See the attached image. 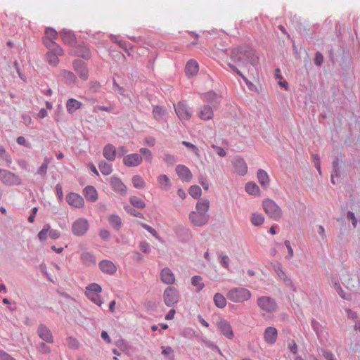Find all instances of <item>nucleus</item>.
<instances>
[{"mask_svg": "<svg viewBox=\"0 0 360 360\" xmlns=\"http://www.w3.org/2000/svg\"><path fill=\"white\" fill-rule=\"evenodd\" d=\"M176 172L179 177L185 181H190L192 179L193 175L190 169L183 165H179L176 167Z\"/></svg>", "mask_w": 360, "mask_h": 360, "instance_id": "obj_17", "label": "nucleus"}, {"mask_svg": "<svg viewBox=\"0 0 360 360\" xmlns=\"http://www.w3.org/2000/svg\"><path fill=\"white\" fill-rule=\"evenodd\" d=\"M140 153L143 155L145 161L148 163H151L153 161V155L150 150L146 148H141Z\"/></svg>", "mask_w": 360, "mask_h": 360, "instance_id": "obj_44", "label": "nucleus"}, {"mask_svg": "<svg viewBox=\"0 0 360 360\" xmlns=\"http://www.w3.org/2000/svg\"><path fill=\"white\" fill-rule=\"evenodd\" d=\"M217 326L221 333L228 339L233 338V331L231 324L225 319H220L217 322Z\"/></svg>", "mask_w": 360, "mask_h": 360, "instance_id": "obj_12", "label": "nucleus"}, {"mask_svg": "<svg viewBox=\"0 0 360 360\" xmlns=\"http://www.w3.org/2000/svg\"><path fill=\"white\" fill-rule=\"evenodd\" d=\"M101 291L102 288L100 285L92 283L86 287L84 293L89 300L101 307L103 303L100 295Z\"/></svg>", "mask_w": 360, "mask_h": 360, "instance_id": "obj_4", "label": "nucleus"}, {"mask_svg": "<svg viewBox=\"0 0 360 360\" xmlns=\"http://www.w3.org/2000/svg\"><path fill=\"white\" fill-rule=\"evenodd\" d=\"M38 335L41 339L48 343L53 342V335L50 330L44 325H40L37 330Z\"/></svg>", "mask_w": 360, "mask_h": 360, "instance_id": "obj_22", "label": "nucleus"}, {"mask_svg": "<svg viewBox=\"0 0 360 360\" xmlns=\"http://www.w3.org/2000/svg\"><path fill=\"white\" fill-rule=\"evenodd\" d=\"M173 353L174 350L171 347H162V354L165 356H171L169 360H174Z\"/></svg>", "mask_w": 360, "mask_h": 360, "instance_id": "obj_51", "label": "nucleus"}, {"mask_svg": "<svg viewBox=\"0 0 360 360\" xmlns=\"http://www.w3.org/2000/svg\"><path fill=\"white\" fill-rule=\"evenodd\" d=\"M56 193H57L58 198L60 200H62L63 198V188H62L61 185H60V184L56 185Z\"/></svg>", "mask_w": 360, "mask_h": 360, "instance_id": "obj_64", "label": "nucleus"}, {"mask_svg": "<svg viewBox=\"0 0 360 360\" xmlns=\"http://www.w3.org/2000/svg\"><path fill=\"white\" fill-rule=\"evenodd\" d=\"M109 222L115 229H119L122 224V220L120 217L117 215H111L109 217Z\"/></svg>", "mask_w": 360, "mask_h": 360, "instance_id": "obj_47", "label": "nucleus"}, {"mask_svg": "<svg viewBox=\"0 0 360 360\" xmlns=\"http://www.w3.org/2000/svg\"><path fill=\"white\" fill-rule=\"evenodd\" d=\"M103 155L109 161H113L116 157V148L112 144H107L103 150Z\"/></svg>", "mask_w": 360, "mask_h": 360, "instance_id": "obj_27", "label": "nucleus"}, {"mask_svg": "<svg viewBox=\"0 0 360 360\" xmlns=\"http://www.w3.org/2000/svg\"><path fill=\"white\" fill-rule=\"evenodd\" d=\"M140 250L144 253H148L150 251V245L146 242L142 241L139 244Z\"/></svg>", "mask_w": 360, "mask_h": 360, "instance_id": "obj_56", "label": "nucleus"}, {"mask_svg": "<svg viewBox=\"0 0 360 360\" xmlns=\"http://www.w3.org/2000/svg\"><path fill=\"white\" fill-rule=\"evenodd\" d=\"M67 345L69 347L77 348L79 346V342L76 339L70 337L67 339Z\"/></svg>", "mask_w": 360, "mask_h": 360, "instance_id": "obj_55", "label": "nucleus"}, {"mask_svg": "<svg viewBox=\"0 0 360 360\" xmlns=\"http://www.w3.org/2000/svg\"><path fill=\"white\" fill-rule=\"evenodd\" d=\"M98 167L103 175H109L112 172V165L105 161H101L98 164Z\"/></svg>", "mask_w": 360, "mask_h": 360, "instance_id": "obj_37", "label": "nucleus"}, {"mask_svg": "<svg viewBox=\"0 0 360 360\" xmlns=\"http://www.w3.org/2000/svg\"><path fill=\"white\" fill-rule=\"evenodd\" d=\"M81 259L82 262L86 265H90L94 264L95 260L93 255L89 252H84L81 255Z\"/></svg>", "mask_w": 360, "mask_h": 360, "instance_id": "obj_43", "label": "nucleus"}, {"mask_svg": "<svg viewBox=\"0 0 360 360\" xmlns=\"http://www.w3.org/2000/svg\"><path fill=\"white\" fill-rule=\"evenodd\" d=\"M50 230V225L45 224L43 229L39 232L38 238L41 241H44L47 239V234Z\"/></svg>", "mask_w": 360, "mask_h": 360, "instance_id": "obj_45", "label": "nucleus"}, {"mask_svg": "<svg viewBox=\"0 0 360 360\" xmlns=\"http://www.w3.org/2000/svg\"><path fill=\"white\" fill-rule=\"evenodd\" d=\"M110 184L112 188V189L121 195H124L126 193L127 187L122 182V181L117 177H111L109 179Z\"/></svg>", "mask_w": 360, "mask_h": 360, "instance_id": "obj_19", "label": "nucleus"}, {"mask_svg": "<svg viewBox=\"0 0 360 360\" xmlns=\"http://www.w3.org/2000/svg\"><path fill=\"white\" fill-rule=\"evenodd\" d=\"M38 349L41 353L48 354L50 352V347L46 345L44 343H41L39 345Z\"/></svg>", "mask_w": 360, "mask_h": 360, "instance_id": "obj_58", "label": "nucleus"}, {"mask_svg": "<svg viewBox=\"0 0 360 360\" xmlns=\"http://www.w3.org/2000/svg\"><path fill=\"white\" fill-rule=\"evenodd\" d=\"M132 183L135 188L141 189L146 186L144 179L139 175H135L133 176Z\"/></svg>", "mask_w": 360, "mask_h": 360, "instance_id": "obj_40", "label": "nucleus"}, {"mask_svg": "<svg viewBox=\"0 0 360 360\" xmlns=\"http://www.w3.org/2000/svg\"><path fill=\"white\" fill-rule=\"evenodd\" d=\"M73 68L75 71L78 74L79 77L83 79L86 80L89 77V71L86 68L85 63L80 60H75L73 62Z\"/></svg>", "mask_w": 360, "mask_h": 360, "instance_id": "obj_14", "label": "nucleus"}, {"mask_svg": "<svg viewBox=\"0 0 360 360\" xmlns=\"http://www.w3.org/2000/svg\"><path fill=\"white\" fill-rule=\"evenodd\" d=\"M100 110L106 111V112H110L112 110V108L110 107L99 106V105L95 106L94 108V112H98Z\"/></svg>", "mask_w": 360, "mask_h": 360, "instance_id": "obj_63", "label": "nucleus"}, {"mask_svg": "<svg viewBox=\"0 0 360 360\" xmlns=\"http://www.w3.org/2000/svg\"><path fill=\"white\" fill-rule=\"evenodd\" d=\"M60 35L65 44L72 45L76 42V37L72 31L63 30L60 32Z\"/></svg>", "mask_w": 360, "mask_h": 360, "instance_id": "obj_25", "label": "nucleus"}, {"mask_svg": "<svg viewBox=\"0 0 360 360\" xmlns=\"http://www.w3.org/2000/svg\"><path fill=\"white\" fill-rule=\"evenodd\" d=\"M174 110L181 121H188L191 118L192 112L186 103L179 102L176 105H174Z\"/></svg>", "mask_w": 360, "mask_h": 360, "instance_id": "obj_8", "label": "nucleus"}, {"mask_svg": "<svg viewBox=\"0 0 360 360\" xmlns=\"http://www.w3.org/2000/svg\"><path fill=\"white\" fill-rule=\"evenodd\" d=\"M72 54V53H70ZM75 56L82 57L84 59H89L91 57V53L89 49L85 46H78L74 53H72Z\"/></svg>", "mask_w": 360, "mask_h": 360, "instance_id": "obj_29", "label": "nucleus"}, {"mask_svg": "<svg viewBox=\"0 0 360 360\" xmlns=\"http://www.w3.org/2000/svg\"><path fill=\"white\" fill-rule=\"evenodd\" d=\"M142 227L147 230L148 232H150L154 237H155L157 239L160 240L158 233L157 231L152 228L151 226L146 224H141Z\"/></svg>", "mask_w": 360, "mask_h": 360, "instance_id": "obj_54", "label": "nucleus"}, {"mask_svg": "<svg viewBox=\"0 0 360 360\" xmlns=\"http://www.w3.org/2000/svg\"><path fill=\"white\" fill-rule=\"evenodd\" d=\"M231 58L240 67H247L248 65H255L259 60L255 51L246 46L233 49Z\"/></svg>", "mask_w": 360, "mask_h": 360, "instance_id": "obj_1", "label": "nucleus"}, {"mask_svg": "<svg viewBox=\"0 0 360 360\" xmlns=\"http://www.w3.org/2000/svg\"><path fill=\"white\" fill-rule=\"evenodd\" d=\"M274 271L276 272L278 276L283 281H290L286 276L285 273L283 270L281 265L278 264L274 266Z\"/></svg>", "mask_w": 360, "mask_h": 360, "instance_id": "obj_46", "label": "nucleus"}, {"mask_svg": "<svg viewBox=\"0 0 360 360\" xmlns=\"http://www.w3.org/2000/svg\"><path fill=\"white\" fill-rule=\"evenodd\" d=\"M88 229L89 222L84 218L78 219L72 225V231L75 236H82Z\"/></svg>", "mask_w": 360, "mask_h": 360, "instance_id": "obj_9", "label": "nucleus"}, {"mask_svg": "<svg viewBox=\"0 0 360 360\" xmlns=\"http://www.w3.org/2000/svg\"><path fill=\"white\" fill-rule=\"evenodd\" d=\"M233 165L236 172L242 176L248 172V166L245 160L240 157H236L233 160Z\"/></svg>", "mask_w": 360, "mask_h": 360, "instance_id": "obj_16", "label": "nucleus"}, {"mask_svg": "<svg viewBox=\"0 0 360 360\" xmlns=\"http://www.w3.org/2000/svg\"><path fill=\"white\" fill-rule=\"evenodd\" d=\"M210 207V202L207 199H201L196 203L195 210L189 214L191 222L196 226L205 225L209 221L207 214Z\"/></svg>", "mask_w": 360, "mask_h": 360, "instance_id": "obj_2", "label": "nucleus"}, {"mask_svg": "<svg viewBox=\"0 0 360 360\" xmlns=\"http://www.w3.org/2000/svg\"><path fill=\"white\" fill-rule=\"evenodd\" d=\"M257 304L260 309L266 312H272L276 309L275 301L267 296H262L257 300Z\"/></svg>", "mask_w": 360, "mask_h": 360, "instance_id": "obj_10", "label": "nucleus"}, {"mask_svg": "<svg viewBox=\"0 0 360 360\" xmlns=\"http://www.w3.org/2000/svg\"><path fill=\"white\" fill-rule=\"evenodd\" d=\"M219 259L221 265L225 268L229 269V258L227 255H219Z\"/></svg>", "mask_w": 360, "mask_h": 360, "instance_id": "obj_48", "label": "nucleus"}, {"mask_svg": "<svg viewBox=\"0 0 360 360\" xmlns=\"http://www.w3.org/2000/svg\"><path fill=\"white\" fill-rule=\"evenodd\" d=\"M83 193L85 198L91 202L96 201L98 197L96 189L92 186L85 187L83 191Z\"/></svg>", "mask_w": 360, "mask_h": 360, "instance_id": "obj_28", "label": "nucleus"}, {"mask_svg": "<svg viewBox=\"0 0 360 360\" xmlns=\"http://www.w3.org/2000/svg\"><path fill=\"white\" fill-rule=\"evenodd\" d=\"M159 187L164 191H167L171 187V181L165 174H160L157 177Z\"/></svg>", "mask_w": 360, "mask_h": 360, "instance_id": "obj_30", "label": "nucleus"}, {"mask_svg": "<svg viewBox=\"0 0 360 360\" xmlns=\"http://www.w3.org/2000/svg\"><path fill=\"white\" fill-rule=\"evenodd\" d=\"M252 294L250 291L245 288H234L227 293L229 300L235 303L243 302L250 299Z\"/></svg>", "mask_w": 360, "mask_h": 360, "instance_id": "obj_3", "label": "nucleus"}, {"mask_svg": "<svg viewBox=\"0 0 360 360\" xmlns=\"http://www.w3.org/2000/svg\"><path fill=\"white\" fill-rule=\"evenodd\" d=\"M182 144L184 145L186 147L191 149L196 156H198V157L200 156L199 150L195 145H193V143H191L190 142L186 141H184L182 142Z\"/></svg>", "mask_w": 360, "mask_h": 360, "instance_id": "obj_53", "label": "nucleus"}, {"mask_svg": "<svg viewBox=\"0 0 360 360\" xmlns=\"http://www.w3.org/2000/svg\"><path fill=\"white\" fill-rule=\"evenodd\" d=\"M202 278L200 276H195L191 279V283L193 286L196 287L197 292L201 291L205 287V285L202 282Z\"/></svg>", "mask_w": 360, "mask_h": 360, "instance_id": "obj_38", "label": "nucleus"}, {"mask_svg": "<svg viewBox=\"0 0 360 360\" xmlns=\"http://www.w3.org/2000/svg\"><path fill=\"white\" fill-rule=\"evenodd\" d=\"M160 279L165 284H173L175 282V276L170 269L165 267L160 272Z\"/></svg>", "mask_w": 360, "mask_h": 360, "instance_id": "obj_23", "label": "nucleus"}, {"mask_svg": "<svg viewBox=\"0 0 360 360\" xmlns=\"http://www.w3.org/2000/svg\"><path fill=\"white\" fill-rule=\"evenodd\" d=\"M262 207L265 213L271 219L278 221L282 216L280 207L271 199H265L262 202Z\"/></svg>", "mask_w": 360, "mask_h": 360, "instance_id": "obj_6", "label": "nucleus"}, {"mask_svg": "<svg viewBox=\"0 0 360 360\" xmlns=\"http://www.w3.org/2000/svg\"><path fill=\"white\" fill-rule=\"evenodd\" d=\"M198 115L202 120H210L212 119L214 116V112L211 107L208 105H203L199 109Z\"/></svg>", "mask_w": 360, "mask_h": 360, "instance_id": "obj_24", "label": "nucleus"}, {"mask_svg": "<svg viewBox=\"0 0 360 360\" xmlns=\"http://www.w3.org/2000/svg\"><path fill=\"white\" fill-rule=\"evenodd\" d=\"M166 115V110L161 106L156 105L153 109V116L157 121H160Z\"/></svg>", "mask_w": 360, "mask_h": 360, "instance_id": "obj_33", "label": "nucleus"}, {"mask_svg": "<svg viewBox=\"0 0 360 360\" xmlns=\"http://www.w3.org/2000/svg\"><path fill=\"white\" fill-rule=\"evenodd\" d=\"M264 221V217L262 214L253 213L251 216V222L255 226H260Z\"/></svg>", "mask_w": 360, "mask_h": 360, "instance_id": "obj_39", "label": "nucleus"}, {"mask_svg": "<svg viewBox=\"0 0 360 360\" xmlns=\"http://www.w3.org/2000/svg\"><path fill=\"white\" fill-rule=\"evenodd\" d=\"M49 232L50 238L53 240L58 239L60 236V233L58 230L52 229V230H49Z\"/></svg>", "mask_w": 360, "mask_h": 360, "instance_id": "obj_61", "label": "nucleus"}, {"mask_svg": "<svg viewBox=\"0 0 360 360\" xmlns=\"http://www.w3.org/2000/svg\"><path fill=\"white\" fill-rule=\"evenodd\" d=\"M43 43L46 47L48 44H56L54 41L58 38V32L51 27H47L45 30Z\"/></svg>", "mask_w": 360, "mask_h": 360, "instance_id": "obj_20", "label": "nucleus"}, {"mask_svg": "<svg viewBox=\"0 0 360 360\" xmlns=\"http://www.w3.org/2000/svg\"><path fill=\"white\" fill-rule=\"evenodd\" d=\"M245 191L250 195H259L260 189L255 182H248L245 185Z\"/></svg>", "mask_w": 360, "mask_h": 360, "instance_id": "obj_34", "label": "nucleus"}, {"mask_svg": "<svg viewBox=\"0 0 360 360\" xmlns=\"http://www.w3.org/2000/svg\"><path fill=\"white\" fill-rule=\"evenodd\" d=\"M129 200L133 206L136 207L138 208L143 209L146 207L145 202L139 197H131Z\"/></svg>", "mask_w": 360, "mask_h": 360, "instance_id": "obj_41", "label": "nucleus"}, {"mask_svg": "<svg viewBox=\"0 0 360 360\" xmlns=\"http://www.w3.org/2000/svg\"><path fill=\"white\" fill-rule=\"evenodd\" d=\"M143 161V158L138 153L127 155L123 158V163L125 166L132 167L139 166Z\"/></svg>", "mask_w": 360, "mask_h": 360, "instance_id": "obj_13", "label": "nucleus"}, {"mask_svg": "<svg viewBox=\"0 0 360 360\" xmlns=\"http://www.w3.org/2000/svg\"><path fill=\"white\" fill-rule=\"evenodd\" d=\"M68 203L76 208H82L84 205V200L83 198L75 193H70L66 196Z\"/></svg>", "mask_w": 360, "mask_h": 360, "instance_id": "obj_15", "label": "nucleus"}, {"mask_svg": "<svg viewBox=\"0 0 360 360\" xmlns=\"http://www.w3.org/2000/svg\"><path fill=\"white\" fill-rule=\"evenodd\" d=\"M49 51L46 54V60L49 65L56 67L59 63V56L64 54L63 49L58 44H48Z\"/></svg>", "mask_w": 360, "mask_h": 360, "instance_id": "obj_5", "label": "nucleus"}, {"mask_svg": "<svg viewBox=\"0 0 360 360\" xmlns=\"http://www.w3.org/2000/svg\"><path fill=\"white\" fill-rule=\"evenodd\" d=\"M0 179L2 182L7 185H19L21 183L20 179L13 173L4 170H0Z\"/></svg>", "mask_w": 360, "mask_h": 360, "instance_id": "obj_11", "label": "nucleus"}, {"mask_svg": "<svg viewBox=\"0 0 360 360\" xmlns=\"http://www.w3.org/2000/svg\"><path fill=\"white\" fill-rule=\"evenodd\" d=\"M257 179L258 181L262 187L266 188L269 186L270 179L266 171L263 169H259L257 171Z\"/></svg>", "mask_w": 360, "mask_h": 360, "instance_id": "obj_32", "label": "nucleus"}, {"mask_svg": "<svg viewBox=\"0 0 360 360\" xmlns=\"http://www.w3.org/2000/svg\"><path fill=\"white\" fill-rule=\"evenodd\" d=\"M61 75L65 80L66 83L75 84L77 82L76 76L69 70H63L61 72Z\"/></svg>", "mask_w": 360, "mask_h": 360, "instance_id": "obj_36", "label": "nucleus"}, {"mask_svg": "<svg viewBox=\"0 0 360 360\" xmlns=\"http://www.w3.org/2000/svg\"><path fill=\"white\" fill-rule=\"evenodd\" d=\"M179 294L174 287H167L163 293L165 304L167 307H172L179 302Z\"/></svg>", "mask_w": 360, "mask_h": 360, "instance_id": "obj_7", "label": "nucleus"}, {"mask_svg": "<svg viewBox=\"0 0 360 360\" xmlns=\"http://www.w3.org/2000/svg\"><path fill=\"white\" fill-rule=\"evenodd\" d=\"M124 209L125 210L130 214L134 216V217H139V218H143V214H141V212H137L136 210L131 208V207H129V205L127 206H125L124 207Z\"/></svg>", "mask_w": 360, "mask_h": 360, "instance_id": "obj_52", "label": "nucleus"}, {"mask_svg": "<svg viewBox=\"0 0 360 360\" xmlns=\"http://www.w3.org/2000/svg\"><path fill=\"white\" fill-rule=\"evenodd\" d=\"M188 193L193 198H198L202 194V191L200 186L193 185L190 187Z\"/></svg>", "mask_w": 360, "mask_h": 360, "instance_id": "obj_42", "label": "nucleus"}, {"mask_svg": "<svg viewBox=\"0 0 360 360\" xmlns=\"http://www.w3.org/2000/svg\"><path fill=\"white\" fill-rule=\"evenodd\" d=\"M277 335L278 332L276 328L268 327L264 330V340L266 343L269 345H273L276 342L277 340Z\"/></svg>", "mask_w": 360, "mask_h": 360, "instance_id": "obj_18", "label": "nucleus"}, {"mask_svg": "<svg viewBox=\"0 0 360 360\" xmlns=\"http://www.w3.org/2000/svg\"><path fill=\"white\" fill-rule=\"evenodd\" d=\"M48 166L46 164H42L37 170V173L41 176H44L47 172Z\"/></svg>", "mask_w": 360, "mask_h": 360, "instance_id": "obj_62", "label": "nucleus"}, {"mask_svg": "<svg viewBox=\"0 0 360 360\" xmlns=\"http://www.w3.org/2000/svg\"><path fill=\"white\" fill-rule=\"evenodd\" d=\"M212 148H214L215 150V151L217 152V153L220 156V157H224L226 156V151L224 150V148H222L221 147H219V146H215V145H212Z\"/></svg>", "mask_w": 360, "mask_h": 360, "instance_id": "obj_59", "label": "nucleus"}, {"mask_svg": "<svg viewBox=\"0 0 360 360\" xmlns=\"http://www.w3.org/2000/svg\"><path fill=\"white\" fill-rule=\"evenodd\" d=\"M347 219L352 222V224L354 228H356L357 226L358 220L354 212L348 211L347 213Z\"/></svg>", "mask_w": 360, "mask_h": 360, "instance_id": "obj_50", "label": "nucleus"}, {"mask_svg": "<svg viewBox=\"0 0 360 360\" xmlns=\"http://www.w3.org/2000/svg\"><path fill=\"white\" fill-rule=\"evenodd\" d=\"M100 269L105 274H114L117 271L115 264L110 260H103L99 263Z\"/></svg>", "mask_w": 360, "mask_h": 360, "instance_id": "obj_21", "label": "nucleus"}, {"mask_svg": "<svg viewBox=\"0 0 360 360\" xmlns=\"http://www.w3.org/2000/svg\"><path fill=\"white\" fill-rule=\"evenodd\" d=\"M82 103L75 99L70 98L66 103V109L69 113H73L76 110L81 108Z\"/></svg>", "mask_w": 360, "mask_h": 360, "instance_id": "obj_31", "label": "nucleus"}, {"mask_svg": "<svg viewBox=\"0 0 360 360\" xmlns=\"http://www.w3.org/2000/svg\"><path fill=\"white\" fill-rule=\"evenodd\" d=\"M284 244L288 249V255L287 257L289 259H291L294 256V252H293V250L291 247L290 243L289 240H285Z\"/></svg>", "mask_w": 360, "mask_h": 360, "instance_id": "obj_57", "label": "nucleus"}, {"mask_svg": "<svg viewBox=\"0 0 360 360\" xmlns=\"http://www.w3.org/2000/svg\"><path fill=\"white\" fill-rule=\"evenodd\" d=\"M323 61V57L322 54L317 52L316 53V57L314 59L315 65L320 66L322 64Z\"/></svg>", "mask_w": 360, "mask_h": 360, "instance_id": "obj_60", "label": "nucleus"}, {"mask_svg": "<svg viewBox=\"0 0 360 360\" xmlns=\"http://www.w3.org/2000/svg\"><path fill=\"white\" fill-rule=\"evenodd\" d=\"M214 302L216 307L223 309L226 305V300L225 297L221 293H216L214 296Z\"/></svg>", "mask_w": 360, "mask_h": 360, "instance_id": "obj_35", "label": "nucleus"}, {"mask_svg": "<svg viewBox=\"0 0 360 360\" xmlns=\"http://www.w3.org/2000/svg\"><path fill=\"white\" fill-rule=\"evenodd\" d=\"M199 70L198 63L193 59L189 60L185 68V72L188 76L195 75Z\"/></svg>", "mask_w": 360, "mask_h": 360, "instance_id": "obj_26", "label": "nucleus"}, {"mask_svg": "<svg viewBox=\"0 0 360 360\" xmlns=\"http://www.w3.org/2000/svg\"><path fill=\"white\" fill-rule=\"evenodd\" d=\"M333 286L335 290L337 291V292L340 295V297H342L344 299H347V297L345 296V295L343 292V290L340 286V284L337 282L336 279H333Z\"/></svg>", "mask_w": 360, "mask_h": 360, "instance_id": "obj_49", "label": "nucleus"}]
</instances>
